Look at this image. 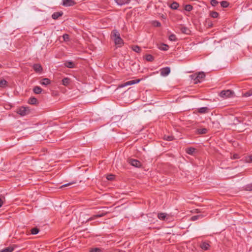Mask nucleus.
<instances>
[{"mask_svg": "<svg viewBox=\"0 0 252 252\" xmlns=\"http://www.w3.org/2000/svg\"><path fill=\"white\" fill-rule=\"evenodd\" d=\"M113 39L115 42L116 45L118 47H121L123 44V40L120 37V35L118 31L116 30H114L112 32Z\"/></svg>", "mask_w": 252, "mask_h": 252, "instance_id": "obj_1", "label": "nucleus"}, {"mask_svg": "<svg viewBox=\"0 0 252 252\" xmlns=\"http://www.w3.org/2000/svg\"><path fill=\"white\" fill-rule=\"evenodd\" d=\"M205 77V74L203 72H199L197 74L190 75L191 78L194 80L195 84L201 82Z\"/></svg>", "mask_w": 252, "mask_h": 252, "instance_id": "obj_2", "label": "nucleus"}, {"mask_svg": "<svg viewBox=\"0 0 252 252\" xmlns=\"http://www.w3.org/2000/svg\"><path fill=\"white\" fill-rule=\"evenodd\" d=\"M233 94V92L230 90L222 91L220 94V96L221 97L227 98L230 97Z\"/></svg>", "mask_w": 252, "mask_h": 252, "instance_id": "obj_3", "label": "nucleus"}, {"mask_svg": "<svg viewBox=\"0 0 252 252\" xmlns=\"http://www.w3.org/2000/svg\"><path fill=\"white\" fill-rule=\"evenodd\" d=\"M128 162L130 165L136 167H139L141 165V162L139 160L135 159H129Z\"/></svg>", "mask_w": 252, "mask_h": 252, "instance_id": "obj_4", "label": "nucleus"}, {"mask_svg": "<svg viewBox=\"0 0 252 252\" xmlns=\"http://www.w3.org/2000/svg\"><path fill=\"white\" fill-rule=\"evenodd\" d=\"M75 3V2L73 0H62V4L64 6H73Z\"/></svg>", "mask_w": 252, "mask_h": 252, "instance_id": "obj_5", "label": "nucleus"}, {"mask_svg": "<svg viewBox=\"0 0 252 252\" xmlns=\"http://www.w3.org/2000/svg\"><path fill=\"white\" fill-rule=\"evenodd\" d=\"M160 74L162 76H165L168 75L170 72V68L169 67H166L160 69Z\"/></svg>", "mask_w": 252, "mask_h": 252, "instance_id": "obj_6", "label": "nucleus"}, {"mask_svg": "<svg viewBox=\"0 0 252 252\" xmlns=\"http://www.w3.org/2000/svg\"><path fill=\"white\" fill-rule=\"evenodd\" d=\"M141 80V79H136V80H134L128 81L126 83H125L124 84L122 85V87H123L126 86L131 85L138 83L139 82H140Z\"/></svg>", "mask_w": 252, "mask_h": 252, "instance_id": "obj_7", "label": "nucleus"}, {"mask_svg": "<svg viewBox=\"0 0 252 252\" xmlns=\"http://www.w3.org/2000/svg\"><path fill=\"white\" fill-rule=\"evenodd\" d=\"M28 111V110L26 107H22L18 109L17 113L21 116H24L27 114Z\"/></svg>", "mask_w": 252, "mask_h": 252, "instance_id": "obj_8", "label": "nucleus"}, {"mask_svg": "<svg viewBox=\"0 0 252 252\" xmlns=\"http://www.w3.org/2000/svg\"><path fill=\"white\" fill-rule=\"evenodd\" d=\"M200 247L204 251H207L209 249L210 245L208 242L204 241L200 244Z\"/></svg>", "mask_w": 252, "mask_h": 252, "instance_id": "obj_9", "label": "nucleus"}, {"mask_svg": "<svg viewBox=\"0 0 252 252\" xmlns=\"http://www.w3.org/2000/svg\"><path fill=\"white\" fill-rule=\"evenodd\" d=\"M204 213L203 214H200L192 216L191 218V220L192 221H195L198 219H202L203 217H205L207 214V213Z\"/></svg>", "mask_w": 252, "mask_h": 252, "instance_id": "obj_10", "label": "nucleus"}, {"mask_svg": "<svg viewBox=\"0 0 252 252\" xmlns=\"http://www.w3.org/2000/svg\"><path fill=\"white\" fill-rule=\"evenodd\" d=\"M180 30L182 33L185 34H189L190 32L189 29L186 27L181 26Z\"/></svg>", "mask_w": 252, "mask_h": 252, "instance_id": "obj_11", "label": "nucleus"}, {"mask_svg": "<svg viewBox=\"0 0 252 252\" xmlns=\"http://www.w3.org/2000/svg\"><path fill=\"white\" fill-rule=\"evenodd\" d=\"M118 5H123L128 3L130 0H115Z\"/></svg>", "mask_w": 252, "mask_h": 252, "instance_id": "obj_12", "label": "nucleus"}, {"mask_svg": "<svg viewBox=\"0 0 252 252\" xmlns=\"http://www.w3.org/2000/svg\"><path fill=\"white\" fill-rule=\"evenodd\" d=\"M15 248H16V246H11L4 249L1 251V252H12L14 250Z\"/></svg>", "mask_w": 252, "mask_h": 252, "instance_id": "obj_13", "label": "nucleus"}, {"mask_svg": "<svg viewBox=\"0 0 252 252\" xmlns=\"http://www.w3.org/2000/svg\"><path fill=\"white\" fill-rule=\"evenodd\" d=\"M64 65L69 68H73L74 67V64L71 61H66L64 63Z\"/></svg>", "mask_w": 252, "mask_h": 252, "instance_id": "obj_14", "label": "nucleus"}, {"mask_svg": "<svg viewBox=\"0 0 252 252\" xmlns=\"http://www.w3.org/2000/svg\"><path fill=\"white\" fill-rule=\"evenodd\" d=\"M33 68L36 72H40L42 70V67L40 64H34L33 66Z\"/></svg>", "mask_w": 252, "mask_h": 252, "instance_id": "obj_15", "label": "nucleus"}, {"mask_svg": "<svg viewBox=\"0 0 252 252\" xmlns=\"http://www.w3.org/2000/svg\"><path fill=\"white\" fill-rule=\"evenodd\" d=\"M63 14V12H54L52 15V17L53 19L56 20L59 17L62 16Z\"/></svg>", "mask_w": 252, "mask_h": 252, "instance_id": "obj_16", "label": "nucleus"}, {"mask_svg": "<svg viewBox=\"0 0 252 252\" xmlns=\"http://www.w3.org/2000/svg\"><path fill=\"white\" fill-rule=\"evenodd\" d=\"M40 83L42 85L46 86V85L50 84L51 83V81L48 78H45L43 79L42 80H41Z\"/></svg>", "mask_w": 252, "mask_h": 252, "instance_id": "obj_17", "label": "nucleus"}, {"mask_svg": "<svg viewBox=\"0 0 252 252\" xmlns=\"http://www.w3.org/2000/svg\"><path fill=\"white\" fill-rule=\"evenodd\" d=\"M158 49L162 51H167L168 49V46L165 44H161L158 45Z\"/></svg>", "mask_w": 252, "mask_h": 252, "instance_id": "obj_18", "label": "nucleus"}, {"mask_svg": "<svg viewBox=\"0 0 252 252\" xmlns=\"http://www.w3.org/2000/svg\"><path fill=\"white\" fill-rule=\"evenodd\" d=\"M195 151V149L192 147H189L186 149V153L190 155H193Z\"/></svg>", "mask_w": 252, "mask_h": 252, "instance_id": "obj_19", "label": "nucleus"}, {"mask_svg": "<svg viewBox=\"0 0 252 252\" xmlns=\"http://www.w3.org/2000/svg\"><path fill=\"white\" fill-rule=\"evenodd\" d=\"M158 218L160 220H165L167 218V215L164 213H160L158 214Z\"/></svg>", "mask_w": 252, "mask_h": 252, "instance_id": "obj_20", "label": "nucleus"}, {"mask_svg": "<svg viewBox=\"0 0 252 252\" xmlns=\"http://www.w3.org/2000/svg\"><path fill=\"white\" fill-rule=\"evenodd\" d=\"M42 89L38 86H35L33 89V92L36 94H39L41 93Z\"/></svg>", "mask_w": 252, "mask_h": 252, "instance_id": "obj_21", "label": "nucleus"}, {"mask_svg": "<svg viewBox=\"0 0 252 252\" xmlns=\"http://www.w3.org/2000/svg\"><path fill=\"white\" fill-rule=\"evenodd\" d=\"M70 82V79L68 78H64L62 80V84L64 86H67Z\"/></svg>", "mask_w": 252, "mask_h": 252, "instance_id": "obj_22", "label": "nucleus"}, {"mask_svg": "<svg viewBox=\"0 0 252 252\" xmlns=\"http://www.w3.org/2000/svg\"><path fill=\"white\" fill-rule=\"evenodd\" d=\"M208 111V108L207 107H201L198 109V112L200 113H206Z\"/></svg>", "mask_w": 252, "mask_h": 252, "instance_id": "obj_23", "label": "nucleus"}, {"mask_svg": "<svg viewBox=\"0 0 252 252\" xmlns=\"http://www.w3.org/2000/svg\"><path fill=\"white\" fill-rule=\"evenodd\" d=\"M37 102V100L35 97H31L28 101L29 103L31 104H35Z\"/></svg>", "mask_w": 252, "mask_h": 252, "instance_id": "obj_24", "label": "nucleus"}, {"mask_svg": "<svg viewBox=\"0 0 252 252\" xmlns=\"http://www.w3.org/2000/svg\"><path fill=\"white\" fill-rule=\"evenodd\" d=\"M133 51L136 53H140L141 51V48L139 46L137 45L132 46L131 47Z\"/></svg>", "mask_w": 252, "mask_h": 252, "instance_id": "obj_25", "label": "nucleus"}, {"mask_svg": "<svg viewBox=\"0 0 252 252\" xmlns=\"http://www.w3.org/2000/svg\"><path fill=\"white\" fill-rule=\"evenodd\" d=\"M105 215V214L104 213H100V214H97V215H94L93 217L90 218V219H89V220H94V219L96 218H99V217H103Z\"/></svg>", "mask_w": 252, "mask_h": 252, "instance_id": "obj_26", "label": "nucleus"}, {"mask_svg": "<svg viewBox=\"0 0 252 252\" xmlns=\"http://www.w3.org/2000/svg\"><path fill=\"white\" fill-rule=\"evenodd\" d=\"M145 59L148 62H152L154 60V57L152 55L148 54L146 55Z\"/></svg>", "mask_w": 252, "mask_h": 252, "instance_id": "obj_27", "label": "nucleus"}, {"mask_svg": "<svg viewBox=\"0 0 252 252\" xmlns=\"http://www.w3.org/2000/svg\"><path fill=\"white\" fill-rule=\"evenodd\" d=\"M178 7L179 4L176 2H173L170 5V7L173 9H177Z\"/></svg>", "mask_w": 252, "mask_h": 252, "instance_id": "obj_28", "label": "nucleus"}, {"mask_svg": "<svg viewBox=\"0 0 252 252\" xmlns=\"http://www.w3.org/2000/svg\"><path fill=\"white\" fill-rule=\"evenodd\" d=\"M7 82L5 80L3 79L0 81V87L4 88L6 86Z\"/></svg>", "mask_w": 252, "mask_h": 252, "instance_id": "obj_29", "label": "nucleus"}, {"mask_svg": "<svg viewBox=\"0 0 252 252\" xmlns=\"http://www.w3.org/2000/svg\"><path fill=\"white\" fill-rule=\"evenodd\" d=\"M198 133L199 134H205L207 132V129L205 128L198 129L197 130Z\"/></svg>", "mask_w": 252, "mask_h": 252, "instance_id": "obj_30", "label": "nucleus"}, {"mask_svg": "<svg viewBox=\"0 0 252 252\" xmlns=\"http://www.w3.org/2000/svg\"><path fill=\"white\" fill-rule=\"evenodd\" d=\"M169 39L172 41H175L177 40V38L174 34H171L169 36Z\"/></svg>", "mask_w": 252, "mask_h": 252, "instance_id": "obj_31", "label": "nucleus"}, {"mask_svg": "<svg viewBox=\"0 0 252 252\" xmlns=\"http://www.w3.org/2000/svg\"><path fill=\"white\" fill-rule=\"evenodd\" d=\"M39 232V229L36 227L33 228L31 229V233L32 234H37Z\"/></svg>", "mask_w": 252, "mask_h": 252, "instance_id": "obj_32", "label": "nucleus"}, {"mask_svg": "<svg viewBox=\"0 0 252 252\" xmlns=\"http://www.w3.org/2000/svg\"><path fill=\"white\" fill-rule=\"evenodd\" d=\"M193 7L190 4H187L185 7V9L187 11H190L192 10Z\"/></svg>", "mask_w": 252, "mask_h": 252, "instance_id": "obj_33", "label": "nucleus"}, {"mask_svg": "<svg viewBox=\"0 0 252 252\" xmlns=\"http://www.w3.org/2000/svg\"><path fill=\"white\" fill-rule=\"evenodd\" d=\"M245 189L247 191H252V184L246 185Z\"/></svg>", "mask_w": 252, "mask_h": 252, "instance_id": "obj_34", "label": "nucleus"}, {"mask_svg": "<svg viewBox=\"0 0 252 252\" xmlns=\"http://www.w3.org/2000/svg\"><path fill=\"white\" fill-rule=\"evenodd\" d=\"M220 5L222 7L226 8V7H228L229 4H228V3L227 1L223 0V1H221Z\"/></svg>", "mask_w": 252, "mask_h": 252, "instance_id": "obj_35", "label": "nucleus"}, {"mask_svg": "<svg viewBox=\"0 0 252 252\" xmlns=\"http://www.w3.org/2000/svg\"><path fill=\"white\" fill-rule=\"evenodd\" d=\"M210 15L213 17V18H217L218 15H219V14L218 12H215V11H213V12H211L210 14Z\"/></svg>", "mask_w": 252, "mask_h": 252, "instance_id": "obj_36", "label": "nucleus"}, {"mask_svg": "<svg viewBox=\"0 0 252 252\" xmlns=\"http://www.w3.org/2000/svg\"><path fill=\"white\" fill-rule=\"evenodd\" d=\"M245 161L246 162L251 163L252 162V156H249L245 158Z\"/></svg>", "mask_w": 252, "mask_h": 252, "instance_id": "obj_37", "label": "nucleus"}, {"mask_svg": "<svg viewBox=\"0 0 252 252\" xmlns=\"http://www.w3.org/2000/svg\"><path fill=\"white\" fill-rule=\"evenodd\" d=\"M63 40L64 41H68L69 40V35L67 34H64L63 35Z\"/></svg>", "mask_w": 252, "mask_h": 252, "instance_id": "obj_38", "label": "nucleus"}, {"mask_svg": "<svg viewBox=\"0 0 252 252\" xmlns=\"http://www.w3.org/2000/svg\"><path fill=\"white\" fill-rule=\"evenodd\" d=\"M219 3V2L217 0H211V4L213 6H216Z\"/></svg>", "mask_w": 252, "mask_h": 252, "instance_id": "obj_39", "label": "nucleus"}, {"mask_svg": "<svg viewBox=\"0 0 252 252\" xmlns=\"http://www.w3.org/2000/svg\"><path fill=\"white\" fill-rule=\"evenodd\" d=\"M101 251V249L97 248L92 249L90 250V252H100Z\"/></svg>", "mask_w": 252, "mask_h": 252, "instance_id": "obj_40", "label": "nucleus"}, {"mask_svg": "<svg viewBox=\"0 0 252 252\" xmlns=\"http://www.w3.org/2000/svg\"><path fill=\"white\" fill-rule=\"evenodd\" d=\"M75 182H70V183H67V184H65L63 186H62L60 188H62L63 187H68L70 185H72L74 184H75Z\"/></svg>", "mask_w": 252, "mask_h": 252, "instance_id": "obj_41", "label": "nucleus"}, {"mask_svg": "<svg viewBox=\"0 0 252 252\" xmlns=\"http://www.w3.org/2000/svg\"><path fill=\"white\" fill-rule=\"evenodd\" d=\"M164 139L168 141H171L173 139V137L172 136H165Z\"/></svg>", "mask_w": 252, "mask_h": 252, "instance_id": "obj_42", "label": "nucleus"}, {"mask_svg": "<svg viewBox=\"0 0 252 252\" xmlns=\"http://www.w3.org/2000/svg\"><path fill=\"white\" fill-rule=\"evenodd\" d=\"M107 179L108 180H113L114 179V176L112 174L108 175L107 177Z\"/></svg>", "mask_w": 252, "mask_h": 252, "instance_id": "obj_43", "label": "nucleus"}, {"mask_svg": "<svg viewBox=\"0 0 252 252\" xmlns=\"http://www.w3.org/2000/svg\"><path fill=\"white\" fill-rule=\"evenodd\" d=\"M239 158V155L237 154H234L233 155V156L231 157V158H233V159H237Z\"/></svg>", "mask_w": 252, "mask_h": 252, "instance_id": "obj_44", "label": "nucleus"}, {"mask_svg": "<svg viewBox=\"0 0 252 252\" xmlns=\"http://www.w3.org/2000/svg\"><path fill=\"white\" fill-rule=\"evenodd\" d=\"M252 93H251L250 92H246L245 94H244V95L246 97H248V96H250L252 95Z\"/></svg>", "mask_w": 252, "mask_h": 252, "instance_id": "obj_45", "label": "nucleus"}, {"mask_svg": "<svg viewBox=\"0 0 252 252\" xmlns=\"http://www.w3.org/2000/svg\"><path fill=\"white\" fill-rule=\"evenodd\" d=\"M3 203V202L1 198H0V208L2 206Z\"/></svg>", "mask_w": 252, "mask_h": 252, "instance_id": "obj_46", "label": "nucleus"}, {"mask_svg": "<svg viewBox=\"0 0 252 252\" xmlns=\"http://www.w3.org/2000/svg\"><path fill=\"white\" fill-rule=\"evenodd\" d=\"M195 212L197 213H200L202 212L201 211L200 209H196L195 210Z\"/></svg>", "mask_w": 252, "mask_h": 252, "instance_id": "obj_47", "label": "nucleus"}, {"mask_svg": "<svg viewBox=\"0 0 252 252\" xmlns=\"http://www.w3.org/2000/svg\"><path fill=\"white\" fill-rule=\"evenodd\" d=\"M157 26H160V23H159V22H158L157 23Z\"/></svg>", "mask_w": 252, "mask_h": 252, "instance_id": "obj_48", "label": "nucleus"}]
</instances>
